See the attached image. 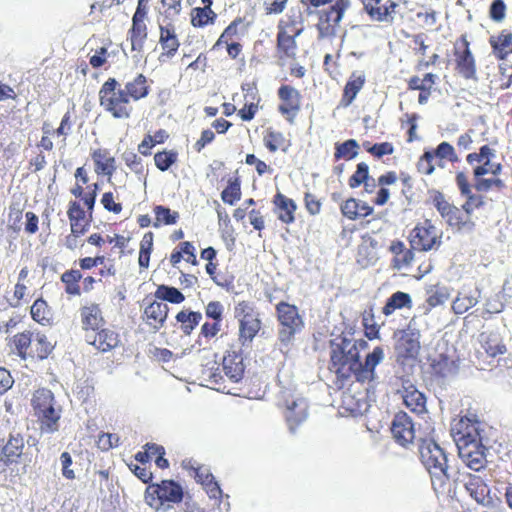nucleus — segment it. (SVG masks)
<instances>
[{"label":"nucleus","mask_w":512,"mask_h":512,"mask_svg":"<svg viewBox=\"0 0 512 512\" xmlns=\"http://www.w3.org/2000/svg\"><path fill=\"white\" fill-rule=\"evenodd\" d=\"M429 151L437 160L436 165L441 168L444 167L443 160L445 159L452 163H455L459 160L454 147L445 141L441 142L435 149H430Z\"/></svg>","instance_id":"obj_55"},{"label":"nucleus","mask_w":512,"mask_h":512,"mask_svg":"<svg viewBox=\"0 0 512 512\" xmlns=\"http://www.w3.org/2000/svg\"><path fill=\"white\" fill-rule=\"evenodd\" d=\"M367 347L368 343L363 339L354 343L345 337L339 342L331 341L328 369L335 375L334 384L338 389L346 387L352 379L361 384L375 381V368L383 361L384 350L381 346L374 347L362 362L359 350Z\"/></svg>","instance_id":"obj_1"},{"label":"nucleus","mask_w":512,"mask_h":512,"mask_svg":"<svg viewBox=\"0 0 512 512\" xmlns=\"http://www.w3.org/2000/svg\"><path fill=\"white\" fill-rule=\"evenodd\" d=\"M159 44L161 46L160 60L173 58L180 47V40L178 38L176 27L172 23L159 26Z\"/></svg>","instance_id":"obj_25"},{"label":"nucleus","mask_w":512,"mask_h":512,"mask_svg":"<svg viewBox=\"0 0 512 512\" xmlns=\"http://www.w3.org/2000/svg\"><path fill=\"white\" fill-rule=\"evenodd\" d=\"M275 311L279 323L278 338L281 343L288 344L304 328L303 317L296 305L285 301L276 304Z\"/></svg>","instance_id":"obj_9"},{"label":"nucleus","mask_w":512,"mask_h":512,"mask_svg":"<svg viewBox=\"0 0 512 512\" xmlns=\"http://www.w3.org/2000/svg\"><path fill=\"white\" fill-rule=\"evenodd\" d=\"M91 158L94 163V171L97 175L108 176L115 173L116 159L107 148H97L92 150Z\"/></svg>","instance_id":"obj_32"},{"label":"nucleus","mask_w":512,"mask_h":512,"mask_svg":"<svg viewBox=\"0 0 512 512\" xmlns=\"http://www.w3.org/2000/svg\"><path fill=\"white\" fill-rule=\"evenodd\" d=\"M150 90L148 78L142 73L126 82L124 87L109 77L100 87L99 104L114 119L128 120L134 113L133 102L146 98Z\"/></svg>","instance_id":"obj_2"},{"label":"nucleus","mask_w":512,"mask_h":512,"mask_svg":"<svg viewBox=\"0 0 512 512\" xmlns=\"http://www.w3.org/2000/svg\"><path fill=\"white\" fill-rule=\"evenodd\" d=\"M154 295L160 300L159 302L167 301L172 304H180L185 300V296L180 290L168 285H159Z\"/></svg>","instance_id":"obj_58"},{"label":"nucleus","mask_w":512,"mask_h":512,"mask_svg":"<svg viewBox=\"0 0 512 512\" xmlns=\"http://www.w3.org/2000/svg\"><path fill=\"white\" fill-rule=\"evenodd\" d=\"M33 343V332L30 330H25L19 333H16L13 337H11L7 345L10 348V351L16 354L22 360H26L30 357V349Z\"/></svg>","instance_id":"obj_37"},{"label":"nucleus","mask_w":512,"mask_h":512,"mask_svg":"<svg viewBox=\"0 0 512 512\" xmlns=\"http://www.w3.org/2000/svg\"><path fill=\"white\" fill-rule=\"evenodd\" d=\"M275 212L278 219L284 224H291L295 221L297 205L293 199L278 192L273 198Z\"/></svg>","instance_id":"obj_38"},{"label":"nucleus","mask_w":512,"mask_h":512,"mask_svg":"<svg viewBox=\"0 0 512 512\" xmlns=\"http://www.w3.org/2000/svg\"><path fill=\"white\" fill-rule=\"evenodd\" d=\"M483 423L476 413L467 414L455 420L451 433L457 445L482 442Z\"/></svg>","instance_id":"obj_14"},{"label":"nucleus","mask_w":512,"mask_h":512,"mask_svg":"<svg viewBox=\"0 0 512 512\" xmlns=\"http://www.w3.org/2000/svg\"><path fill=\"white\" fill-rule=\"evenodd\" d=\"M177 160L178 152L173 149H164L154 154L155 166L162 172L167 171L172 165H174L177 162Z\"/></svg>","instance_id":"obj_60"},{"label":"nucleus","mask_w":512,"mask_h":512,"mask_svg":"<svg viewBox=\"0 0 512 512\" xmlns=\"http://www.w3.org/2000/svg\"><path fill=\"white\" fill-rule=\"evenodd\" d=\"M67 216L70 222V231L75 233H86L92 222V213L84 210L80 202L72 200L68 204Z\"/></svg>","instance_id":"obj_26"},{"label":"nucleus","mask_w":512,"mask_h":512,"mask_svg":"<svg viewBox=\"0 0 512 512\" xmlns=\"http://www.w3.org/2000/svg\"><path fill=\"white\" fill-rule=\"evenodd\" d=\"M464 488L477 504L484 507L492 505L491 489L481 476L468 473L464 479Z\"/></svg>","instance_id":"obj_20"},{"label":"nucleus","mask_w":512,"mask_h":512,"mask_svg":"<svg viewBox=\"0 0 512 512\" xmlns=\"http://www.w3.org/2000/svg\"><path fill=\"white\" fill-rule=\"evenodd\" d=\"M428 194L432 205L449 227L457 231H470L474 228L475 223L463 206L459 208L451 204L439 190H429Z\"/></svg>","instance_id":"obj_7"},{"label":"nucleus","mask_w":512,"mask_h":512,"mask_svg":"<svg viewBox=\"0 0 512 512\" xmlns=\"http://www.w3.org/2000/svg\"><path fill=\"white\" fill-rule=\"evenodd\" d=\"M495 157V150L489 145H483L479 148L478 152L469 153L466 156V161L469 165L474 163H482L473 169L475 178L474 187L477 191H489L492 188V178H483L484 175L491 173L495 176L499 175L502 171L501 163H493L491 160Z\"/></svg>","instance_id":"obj_8"},{"label":"nucleus","mask_w":512,"mask_h":512,"mask_svg":"<svg viewBox=\"0 0 512 512\" xmlns=\"http://www.w3.org/2000/svg\"><path fill=\"white\" fill-rule=\"evenodd\" d=\"M85 340L100 352H109L120 344L119 334L110 327H101L93 333L85 334Z\"/></svg>","instance_id":"obj_22"},{"label":"nucleus","mask_w":512,"mask_h":512,"mask_svg":"<svg viewBox=\"0 0 512 512\" xmlns=\"http://www.w3.org/2000/svg\"><path fill=\"white\" fill-rule=\"evenodd\" d=\"M362 325L364 334L369 340L380 337V325L376 322L373 306L368 307L362 313Z\"/></svg>","instance_id":"obj_54"},{"label":"nucleus","mask_w":512,"mask_h":512,"mask_svg":"<svg viewBox=\"0 0 512 512\" xmlns=\"http://www.w3.org/2000/svg\"><path fill=\"white\" fill-rule=\"evenodd\" d=\"M477 304V298L471 295L458 294L452 303V310L455 314H464Z\"/></svg>","instance_id":"obj_62"},{"label":"nucleus","mask_w":512,"mask_h":512,"mask_svg":"<svg viewBox=\"0 0 512 512\" xmlns=\"http://www.w3.org/2000/svg\"><path fill=\"white\" fill-rule=\"evenodd\" d=\"M242 197L241 179L238 175L229 177L226 187L221 192V200L230 206H233Z\"/></svg>","instance_id":"obj_50"},{"label":"nucleus","mask_w":512,"mask_h":512,"mask_svg":"<svg viewBox=\"0 0 512 512\" xmlns=\"http://www.w3.org/2000/svg\"><path fill=\"white\" fill-rule=\"evenodd\" d=\"M420 331L412 326H408L400 331V336L395 344L396 361L400 365H407L414 362L420 352Z\"/></svg>","instance_id":"obj_15"},{"label":"nucleus","mask_w":512,"mask_h":512,"mask_svg":"<svg viewBox=\"0 0 512 512\" xmlns=\"http://www.w3.org/2000/svg\"><path fill=\"white\" fill-rule=\"evenodd\" d=\"M28 267H23L20 269L17 277V282L14 285L12 299L10 301V305L13 308H17L22 306V304L26 301V297L28 295V276H29Z\"/></svg>","instance_id":"obj_40"},{"label":"nucleus","mask_w":512,"mask_h":512,"mask_svg":"<svg viewBox=\"0 0 512 512\" xmlns=\"http://www.w3.org/2000/svg\"><path fill=\"white\" fill-rule=\"evenodd\" d=\"M153 211L155 214V222L153 223L154 227H159L162 224L174 225L179 219V213L177 211H171L170 208L162 205H156Z\"/></svg>","instance_id":"obj_59"},{"label":"nucleus","mask_w":512,"mask_h":512,"mask_svg":"<svg viewBox=\"0 0 512 512\" xmlns=\"http://www.w3.org/2000/svg\"><path fill=\"white\" fill-rule=\"evenodd\" d=\"M80 319L85 334H90L100 329L104 323L101 308L97 303H90L80 308Z\"/></svg>","instance_id":"obj_30"},{"label":"nucleus","mask_w":512,"mask_h":512,"mask_svg":"<svg viewBox=\"0 0 512 512\" xmlns=\"http://www.w3.org/2000/svg\"><path fill=\"white\" fill-rule=\"evenodd\" d=\"M30 315L35 322L43 326L50 325L53 322V311L42 297L33 302L30 307Z\"/></svg>","instance_id":"obj_45"},{"label":"nucleus","mask_w":512,"mask_h":512,"mask_svg":"<svg viewBox=\"0 0 512 512\" xmlns=\"http://www.w3.org/2000/svg\"><path fill=\"white\" fill-rule=\"evenodd\" d=\"M31 405L42 432L54 433L58 431L61 409L55 406L54 395L49 389L36 390Z\"/></svg>","instance_id":"obj_6"},{"label":"nucleus","mask_w":512,"mask_h":512,"mask_svg":"<svg viewBox=\"0 0 512 512\" xmlns=\"http://www.w3.org/2000/svg\"><path fill=\"white\" fill-rule=\"evenodd\" d=\"M175 319L179 323L182 333L189 336L201 322L202 314L198 311L183 309L176 314Z\"/></svg>","instance_id":"obj_43"},{"label":"nucleus","mask_w":512,"mask_h":512,"mask_svg":"<svg viewBox=\"0 0 512 512\" xmlns=\"http://www.w3.org/2000/svg\"><path fill=\"white\" fill-rule=\"evenodd\" d=\"M54 346L42 332L33 333V343L30 349L29 358L46 359L52 352Z\"/></svg>","instance_id":"obj_47"},{"label":"nucleus","mask_w":512,"mask_h":512,"mask_svg":"<svg viewBox=\"0 0 512 512\" xmlns=\"http://www.w3.org/2000/svg\"><path fill=\"white\" fill-rule=\"evenodd\" d=\"M244 24L242 17H236L221 33L213 45V49H219L228 41H235L239 37V27Z\"/></svg>","instance_id":"obj_57"},{"label":"nucleus","mask_w":512,"mask_h":512,"mask_svg":"<svg viewBox=\"0 0 512 512\" xmlns=\"http://www.w3.org/2000/svg\"><path fill=\"white\" fill-rule=\"evenodd\" d=\"M452 54L456 74L465 80H476L477 62L466 34H462L455 40Z\"/></svg>","instance_id":"obj_12"},{"label":"nucleus","mask_w":512,"mask_h":512,"mask_svg":"<svg viewBox=\"0 0 512 512\" xmlns=\"http://www.w3.org/2000/svg\"><path fill=\"white\" fill-rule=\"evenodd\" d=\"M422 464L431 477V483L436 493H444L449 486L447 473V457L444 450L432 439H423L419 445Z\"/></svg>","instance_id":"obj_4"},{"label":"nucleus","mask_w":512,"mask_h":512,"mask_svg":"<svg viewBox=\"0 0 512 512\" xmlns=\"http://www.w3.org/2000/svg\"><path fill=\"white\" fill-rule=\"evenodd\" d=\"M244 349H246L244 346L236 342L229 345L224 354L222 360L223 370L226 376L233 382H239L244 376Z\"/></svg>","instance_id":"obj_18"},{"label":"nucleus","mask_w":512,"mask_h":512,"mask_svg":"<svg viewBox=\"0 0 512 512\" xmlns=\"http://www.w3.org/2000/svg\"><path fill=\"white\" fill-rule=\"evenodd\" d=\"M24 448V437L19 432H11L7 439L0 440V476L5 474L11 465L20 462Z\"/></svg>","instance_id":"obj_16"},{"label":"nucleus","mask_w":512,"mask_h":512,"mask_svg":"<svg viewBox=\"0 0 512 512\" xmlns=\"http://www.w3.org/2000/svg\"><path fill=\"white\" fill-rule=\"evenodd\" d=\"M299 50L297 38L276 36V55L280 61H294Z\"/></svg>","instance_id":"obj_39"},{"label":"nucleus","mask_w":512,"mask_h":512,"mask_svg":"<svg viewBox=\"0 0 512 512\" xmlns=\"http://www.w3.org/2000/svg\"><path fill=\"white\" fill-rule=\"evenodd\" d=\"M234 317L238 322L237 342L245 348H252L263 327L260 312L252 302L242 300L234 307Z\"/></svg>","instance_id":"obj_5"},{"label":"nucleus","mask_w":512,"mask_h":512,"mask_svg":"<svg viewBox=\"0 0 512 512\" xmlns=\"http://www.w3.org/2000/svg\"><path fill=\"white\" fill-rule=\"evenodd\" d=\"M278 405L291 432H294L308 417L307 401L290 390L281 392Z\"/></svg>","instance_id":"obj_13"},{"label":"nucleus","mask_w":512,"mask_h":512,"mask_svg":"<svg viewBox=\"0 0 512 512\" xmlns=\"http://www.w3.org/2000/svg\"><path fill=\"white\" fill-rule=\"evenodd\" d=\"M183 489L174 480H162L157 484H149L145 490V501L153 509L159 510L169 503H180L183 500Z\"/></svg>","instance_id":"obj_11"},{"label":"nucleus","mask_w":512,"mask_h":512,"mask_svg":"<svg viewBox=\"0 0 512 512\" xmlns=\"http://www.w3.org/2000/svg\"><path fill=\"white\" fill-rule=\"evenodd\" d=\"M280 100L278 112L285 118L289 124H294L299 112L301 111L302 96L299 90L291 85H281L277 90Z\"/></svg>","instance_id":"obj_17"},{"label":"nucleus","mask_w":512,"mask_h":512,"mask_svg":"<svg viewBox=\"0 0 512 512\" xmlns=\"http://www.w3.org/2000/svg\"><path fill=\"white\" fill-rule=\"evenodd\" d=\"M304 20L300 11H291L277 24L276 36L298 38L304 32Z\"/></svg>","instance_id":"obj_28"},{"label":"nucleus","mask_w":512,"mask_h":512,"mask_svg":"<svg viewBox=\"0 0 512 512\" xmlns=\"http://www.w3.org/2000/svg\"><path fill=\"white\" fill-rule=\"evenodd\" d=\"M412 306L413 303L410 294L402 291H397L387 299L385 305L382 308V313L386 317H388L397 310L403 308L411 309Z\"/></svg>","instance_id":"obj_42"},{"label":"nucleus","mask_w":512,"mask_h":512,"mask_svg":"<svg viewBox=\"0 0 512 512\" xmlns=\"http://www.w3.org/2000/svg\"><path fill=\"white\" fill-rule=\"evenodd\" d=\"M389 251L393 255L392 267L401 270L411 265L416 249H413L411 246L407 248L403 241L397 239L391 242Z\"/></svg>","instance_id":"obj_33"},{"label":"nucleus","mask_w":512,"mask_h":512,"mask_svg":"<svg viewBox=\"0 0 512 512\" xmlns=\"http://www.w3.org/2000/svg\"><path fill=\"white\" fill-rule=\"evenodd\" d=\"M457 447L460 458L468 468L478 472L486 467V447L482 442L461 444Z\"/></svg>","instance_id":"obj_21"},{"label":"nucleus","mask_w":512,"mask_h":512,"mask_svg":"<svg viewBox=\"0 0 512 512\" xmlns=\"http://www.w3.org/2000/svg\"><path fill=\"white\" fill-rule=\"evenodd\" d=\"M397 182V174L395 171H388L382 175H380L377 179L378 185L381 188L377 191L376 197L373 200V203L377 206L385 205L390 198V191L385 186L392 185Z\"/></svg>","instance_id":"obj_48"},{"label":"nucleus","mask_w":512,"mask_h":512,"mask_svg":"<svg viewBox=\"0 0 512 512\" xmlns=\"http://www.w3.org/2000/svg\"><path fill=\"white\" fill-rule=\"evenodd\" d=\"M435 160L436 159L429 150L425 151L416 163L418 173L425 176L431 175L435 170Z\"/></svg>","instance_id":"obj_63"},{"label":"nucleus","mask_w":512,"mask_h":512,"mask_svg":"<svg viewBox=\"0 0 512 512\" xmlns=\"http://www.w3.org/2000/svg\"><path fill=\"white\" fill-rule=\"evenodd\" d=\"M147 37V25L145 23L132 22V27L129 30L132 52H137L141 55L143 53Z\"/></svg>","instance_id":"obj_51"},{"label":"nucleus","mask_w":512,"mask_h":512,"mask_svg":"<svg viewBox=\"0 0 512 512\" xmlns=\"http://www.w3.org/2000/svg\"><path fill=\"white\" fill-rule=\"evenodd\" d=\"M70 192L75 198L81 199L83 201V204L87 208L88 212L93 213L98 192L97 183L88 185L86 187L85 192L84 185L76 181L75 185L71 188Z\"/></svg>","instance_id":"obj_41"},{"label":"nucleus","mask_w":512,"mask_h":512,"mask_svg":"<svg viewBox=\"0 0 512 512\" xmlns=\"http://www.w3.org/2000/svg\"><path fill=\"white\" fill-rule=\"evenodd\" d=\"M442 231L429 219L418 222L407 236L409 246L419 252L438 250L442 245Z\"/></svg>","instance_id":"obj_10"},{"label":"nucleus","mask_w":512,"mask_h":512,"mask_svg":"<svg viewBox=\"0 0 512 512\" xmlns=\"http://www.w3.org/2000/svg\"><path fill=\"white\" fill-rule=\"evenodd\" d=\"M448 298L447 293L439 286H432L427 290L426 302L430 308L442 305Z\"/></svg>","instance_id":"obj_64"},{"label":"nucleus","mask_w":512,"mask_h":512,"mask_svg":"<svg viewBox=\"0 0 512 512\" xmlns=\"http://www.w3.org/2000/svg\"><path fill=\"white\" fill-rule=\"evenodd\" d=\"M340 211L345 218L355 221L370 216L374 209L368 203L350 197L341 203Z\"/></svg>","instance_id":"obj_35"},{"label":"nucleus","mask_w":512,"mask_h":512,"mask_svg":"<svg viewBox=\"0 0 512 512\" xmlns=\"http://www.w3.org/2000/svg\"><path fill=\"white\" fill-rule=\"evenodd\" d=\"M154 234L151 231L146 232L141 241L139 249L138 264L140 268L147 269L150 263V256L153 250Z\"/></svg>","instance_id":"obj_56"},{"label":"nucleus","mask_w":512,"mask_h":512,"mask_svg":"<svg viewBox=\"0 0 512 512\" xmlns=\"http://www.w3.org/2000/svg\"><path fill=\"white\" fill-rule=\"evenodd\" d=\"M437 75L426 73L422 78L414 75L407 80V89L410 91H419L418 103L424 105L432 95L433 87L436 84Z\"/></svg>","instance_id":"obj_29"},{"label":"nucleus","mask_w":512,"mask_h":512,"mask_svg":"<svg viewBox=\"0 0 512 512\" xmlns=\"http://www.w3.org/2000/svg\"><path fill=\"white\" fill-rule=\"evenodd\" d=\"M366 83V76L362 71H354L349 76L344 85L339 106L342 108L349 107L356 99L358 93L362 90Z\"/></svg>","instance_id":"obj_31"},{"label":"nucleus","mask_w":512,"mask_h":512,"mask_svg":"<svg viewBox=\"0 0 512 512\" xmlns=\"http://www.w3.org/2000/svg\"><path fill=\"white\" fill-rule=\"evenodd\" d=\"M369 178L370 175L368 164L365 162H360L356 166V171L349 177L348 185L350 188L355 189L367 182Z\"/></svg>","instance_id":"obj_61"},{"label":"nucleus","mask_w":512,"mask_h":512,"mask_svg":"<svg viewBox=\"0 0 512 512\" xmlns=\"http://www.w3.org/2000/svg\"><path fill=\"white\" fill-rule=\"evenodd\" d=\"M263 144L270 153H275L278 150L286 152L291 146L286 135L272 126L263 131Z\"/></svg>","instance_id":"obj_36"},{"label":"nucleus","mask_w":512,"mask_h":512,"mask_svg":"<svg viewBox=\"0 0 512 512\" xmlns=\"http://www.w3.org/2000/svg\"><path fill=\"white\" fill-rule=\"evenodd\" d=\"M168 312L166 303L153 300L144 307L142 320L153 332H157L164 326Z\"/></svg>","instance_id":"obj_24"},{"label":"nucleus","mask_w":512,"mask_h":512,"mask_svg":"<svg viewBox=\"0 0 512 512\" xmlns=\"http://www.w3.org/2000/svg\"><path fill=\"white\" fill-rule=\"evenodd\" d=\"M308 15L316 14L315 28L318 39H332L341 28L352 0H300Z\"/></svg>","instance_id":"obj_3"},{"label":"nucleus","mask_w":512,"mask_h":512,"mask_svg":"<svg viewBox=\"0 0 512 512\" xmlns=\"http://www.w3.org/2000/svg\"><path fill=\"white\" fill-rule=\"evenodd\" d=\"M83 278L80 270L71 268L66 270L60 276L61 283L64 285V291L69 297L81 295V287L79 282Z\"/></svg>","instance_id":"obj_46"},{"label":"nucleus","mask_w":512,"mask_h":512,"mask_svg":"<svg viewBox=\"0 0 512 512\" xmlns=\"http://www.w3.org/2000/svg\"><path fill=\"white\" fill-rule=\"evenodd\" d=\"M363 10L372 21L392 24L398 3L394 0H362Z\"/></svg>","instance_id":"obj_19"},{"label":"nucleus","mask_w":512,"mask_h":512,"mask_svg":"<svg viewBox=\"0 0 512 512\" xmlns=\"http://www.w3.org/2000/svg\"><path fill=\"white\" fill-rule=\"evenodd\" d=\"M489 44L497 60H506L512 54V31L503 29L497 35L489 38Z\"/></svg>","instance_id":"obj_34"},{"label":"nucleus","mask_w":512,"mask_h":512,"mask_svg":"<svg viewBox=\"0 0 512 512\" xmlns=\"http://www.w3.org/2000/svg\"><path fill=\"white\" fill-rule=\"evenodd\" d=\"M391 433L395 441L402 446L412 443L415 438L412 419L405 412H398L392 421Z\"/></svg>","instance_id":"obj_23"},{"label":"nucleus","mask_w":512,"mask_h":512,"mask_svg":"<svg viewBox=\"0 0 512 512\" xmlns=\"http://www.w3.org/2000/svg\"><path fill=\"white\" fill-rule=\"evenodd\" d=\"M481 345L489 357L495 358L498 355H503L507 352V347L503 340L495 334L484 335L482 334Z\"/></svg>","instance_id":"obj_52"},{"label":"nucleus","mask_w":512,"mask_h":512,"mask_svg":"<svg viewBox=\"0 0 512 512\" xmlns=\"http://www.w3.org/2000/svg\"><path fill=\"white\" fill-rule=\"evenodd\" d=\"M191 25L195 28H203L215 23L217 14L208 5L195 7L191 10Z\"/></svg>","instance_id":"obj_49"},{"label":"nucleus","mask_w":512,"mask_h":512,"mask_svg":"<svg viewBox=\"0 0 512 512\" xmlns=\"http://www.w3.org/2000/svg\"><path fill=\"white\" fill-rule=\"evenodd\" d=\"M359 144L355 139H348L342 143L335 144L334 160H352L359 153Z\"/></svg>","instance_id":"obj_53"},{"label":"nucleus","mask_w":512,"mask_h":512,"mask_svg":"<svg viewBox=\"0 0 512 512\" xmlns=\"http://www.w3.org/2000/svg\"><path fill=\"white\" fill-rule=\"evenodd\" d=\"M404 405L413 413L423 414L426 412V397L409 380L402 383L400 390Z\"/></svg>","instance_id":"obj_27"},{"label":"nucleus","mask_w":512,"mask_h":512,"mask_svg":"<svg viewBox=\"0 0 512 512\" xmlns=\"http://www.w3.org/2000/svg\"><path fill=\"white\" fill-rule=\"evenodd\" d=\"M430 367L432 374L441 378L455 374L458 369L456 362L445 354H439L433 358Z\"/></svg>","instance_id":"obj_44"}]
</instances>
